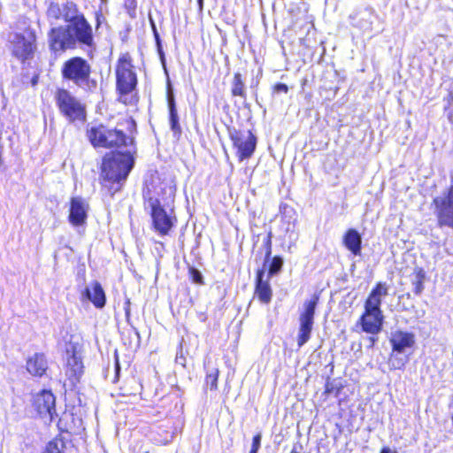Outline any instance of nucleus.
I'll return each instance as SVG.
<instances>
[{
    "label": "nucleus",
    "instance_id": "f257e3e1",
    "mask_svg": "<svg viewBox=\"0 0 453 453\" xmlns=\"http://www.w3.org/2000/svg\"><path fill=\"white\" fill-rule=\"evenodd\" d=\"M134 159L131 150L125 152L107 153L102 162L103 185L114 194L119 191L134 167Z\"/></svg>",
    "mask_w": 453,
    "mask_h": 453
},
{
    "label": "nucleus",
    "instance_id": "f03ea898",
    "mask_svg": "<svg viewBox=\"0 0 453 453\" xmlns=\"http://www.w3.org/2000/svg\"><path fill=\"white\" fill-rule=\"evenodd\" d=\"M88 138L95 148H119L132 146L134 139L121 129L109 128L104 125L92 127L88 130Z\"/></svg>",
    "mask_w": 453,
    "mask_h": 453
},
{
    "label": "nucleus",
    "instance_id": "7ed1b4c3",
    "mask_svg": "<svg viewBox=\"0 0 453 453\" xmlns=\"http://www.w3.org/2000/svg\"><path fill=\"white\" fill-rule=\"evenodd\" d=\"M61 72L63 78L72 81L83 89L91 90L96 87V82L90 79V65L81 57H73L65 61Z\"/></svg>",
    "mask_w": 453,
    "mask_h": 453
},
{
    "label": "nucleus",
    "instance_id": "20e7f679",
    "mask_svg": "<svg viewBox=\"0 0 453 453\" xmlns=\"http://www.w3.org/2000/svg\"><path fill=\"white\" fill-rule=\"evenodd\" d=\"M117 90L119 94V100L125 104L133 102V96H129L135 89L137 84L136 74L132 70L130 61L126 58L119 60L116 69Z\"/></svg>",
    "mask_w": 453,
    "mask_h": 453
},
{
    "label": "nucleus",
    "instance_id": "39448f33",
    "mask_svg": "<svg viewBox=\"0 0 453 453\" xmlns=\"http://www.w3.org/2000/svg\"><path fill=\"white\" fill-rule=\"evenodd\" d=\"M65 375L70 386L74 387L83 374L82 345L73 340L66 346Z\"/></svg>",
    "mask_w": 453,
    "mask_h": 453
},
{
    "label": "nucleus",
    "instance_id": "423d86ee",
    "mask_svg": "<svg viewBox=\"0 0 453 453\" xmlns=\"http://www.w3.org/2000/svg\"><path fill=\"white\" fill-rule=\"evenodd\" d=\"M319 301L318 296H313L311 300L303 304V311L300 315V326L297 338L298 347L304 345L311 338L314 322L315 309Z\"/></svg>",
    "mask_w": 453,
    "mask_h": 453
},
{
    "label": "nucleus",
    "instance_id": "0eeeda50",
    "mask_svg": "<svg viewBox=\"0 0 453 453\" xmlns=\"http://www.w3.org/2000/svg\"><path fill=\"white\" fill-rule=\"evenodd\" d=\"M9 42L12 45V52L14 57L25 61L33 57L35 46V36L32 33L24 35L19 33L10 35Z\"/></svg>",
    "mask_w": 453,
    "mask_h": 453
},
{
    "label": "nucleus",
    "instance_id": "6e6552de",
    "mask_svg": "<svg viewBox=\"0 0 453 453\" xmlns=\"http://www.w3.org/2000/svg\"><path fill=\"white\" fill-rule=\"evenodd\" d=\"M57 104L60 111L70 120L82 119L84 110L81 103L67 90L59 89L56 95Z\"/></svg>",
    "mask_w": 453,
    "mask_h": 453
},
{
    "label": "nucleus",
    "instance_id": "1a4fd4ad",
    "mask_svg": "<svg viewBox=\"0 0 453 453\" xmlns=\"http://www.w3.org/2000/svg\"><path fill=\"white\" fill-rule=\"evenodd\" d=\"M230 137L241 161L252 156L256 149L257 138L250 131L238 132L234 130L230 133Z\"/></svg>",
    "mask_w": 453,
    "mask_h": 453
},
{
    "label": "nucleus",
    "instance_id": "9d476101",
    "mask_svg": "<svg viewBox=\"0 0 453 453\" xmlns=\"http://www.w3.org/2000/svg\"><path fill=\"white\" fill-rule=\"evenodd\" d=\"M49 42L55 52L76 48L69 25L53 27L49 34Z\"/></svg>",
    "mask_w": 453,
    "mask_h": 453
},
{
    "label": "nucleus",
    "instance_id": "9b49d317",
    "mask_svg": "<svg viewBox=\"0 0 453 453\" xmlns=\"http://www.w3.org/2000/svg\"><path fill=\"white\" fill-rule=\"evenodd\" d=\"M68 25L76 45L79 43L89 49L95 46L92 27L85 16H81L77 20Z\"/></svg>",
    "mask_w": 453,
    "mask_h": 453
},
{
    "label": "nucleus",
    "instance_id": "f8f14e48",
    "mask_svg": "<svg viewBox=\"0 0 453 453\" xmlns=\"http://www.w3.org/2000/svg\"><path fill=\"white\" fill-rule=\"evenodd\" d=\"M55 402V396L50 391L42 390L35 397L34 405L42 418L51 422L54 420V416H57Z\"/></svg>",
    "mask_w": 453,
    "mask_h": 453
},
{
    "label": "nucleus",
    "instance_id": "ddd939ff",
    "mask_svg": "<svg viewBox=\"0 0 453 453\" xmlns=\"http://www.w3.org/2000/svg\"><path fill=\"white\" fill-rule=\"evenodd\" d=\"M150 203L151 205V217L155 230L160 235L168 234L173 226L172 219L168 216L157 199H150Z\"/></svg>",
    "mask_w": 453,
    "mask_h": 453
},
{
    "label": "nucleus",
    "instance_id": "4468645a",
    "mask_svg": "<svg viewBox=\"0 0 453 453\" xmlns=\"http://www.w3.org/2000/svg\"><path fill=\"white\" fill-rule=\"evenodd\" d=\"M88 203L81 196H75L70 202L69 222L73 226H83L88 218Z\"/></svg>",
    "mask_w": 453,
    "mask_h": 453
},
{
    "label": "nucleus",
    "instance_id": "2eb2a0df",
    "mask_svg": "<svg viewBox=\"0 0 453 453\" xmlns=\"http://www.w3.org/2000/svg\"><path fill=\"white\" fill-rule=\"evenodd\" d=\"M382 311L365 310L359 319L362 330L367 334H377L381 331L383 323Z\"/></svg>",
    "mask_w": 453,
    "mask_h": 453
},
{
    "label": "nucleus",
    "instance_id": "dca6fc26",
    "mask_svg": "<svg viewBox=\"0 0 453 453\" xmlns=\"http://www.w3.org/2000/svg\"><path fill=\"white\" fill-rule=\"evenodd\" d=\"M390 343L392 349L397 353H403L411 349L415 344V335L403 330H395L391 333Z\"/></svg>",
    "mask_w": 453,
    "mask_h": 453
},
{
    "label": "nucleus",
    "instance_id": "f3484780",
    "mask_svg": "<svg viewBox=\"0 0 453 453\" xmlns=\"http://www.w3.org/2000/svg\"><path fill=\"white\" fill-rule=\"evenodd\" d=\"M82 297L89 300L96 308H103L105 305L106 296L98 281H93L89 286L86 287L82 293Z\"/></svg>",
    "mask_w": 453,
    "mask_h": 453
},
{
    "label": "nucleus",
    "instance_id": "a211bd4d",
    "mask_svg": "<svg viewBox=\"0 0 453 453\" xmlns=\"http://www.w3.org/2000/svg\"><path fill=\"white\" fill-rule=\"evenodd\" d=\"M388 288L385 283L379 282L372 290L365 303V309L381 311L380 305L382 298L388 296Z\"/></svg>",
    "mask_w": 453,
    "mask_h": 453
},
{
    "label": "nucleus",
    "instance_id": "6ab92c4d",
    "mask_svg": "<svg viewBox=\"0 0 453 453\" xmlns=\"http://www.w3.org/2000/svg\"><path fill=\"white\" fill-rule=\"evenodd\" d=\"M167 104L169 110V124L173 135L175 139H179L181 135L182 130L179 122V115L176 108L174 96L172 93L167 95Z\"/></svg>",
    "mask_w": 453,
    "mask_h": 453
},
{
    "label": "nucleus",
    "instance_id": "aec40b11",
    "mask_svg": "<svg viewBox=\"0 0 453 453\" xmlns=\"http://www.w3.org/2000/svg\"><path fill=\"white\" fill-rule=\"evenodd\" d=\"M48 368L47 360L43 354L35 353L27 361V370L34 376H42Z\"/></svg>",
    "mask_w": 453,
    "mask_h": 453
},
{
    "label": "nucleus",
    "instance_id": "412c9836",
    "mask_svg": "<svg viewBox=\"0 0 453 453\" xmlns=\"http://www.w3.org/2000/svg\"><path fill=\"white\" fill-rule=\"evenodd\" d=\"M344 246L355 256L361 254L362 238L356 229H349L343 236Z\"/></svg>",
    "mask_w": 453,
    "mask_h": 453
},
{
    "label": "nucleus",
    "instance_id": "4be33fe9",
    "mask_svg": "<svg viewBox=\"0 0 453 453\" xmlns=\"http://www.w3.org/2000/svg\"><path fill=\"white\" fill-rule=\"evenodd\" d=\"M264 271L260 270L257 274L256 295L258 299L265 303H268L272 299V288L268 280H264Z\"/></svg>",
    "mask_w": 453,
    "mask_h": 453
},
{
    "label": "nucleus",
    "instance_id": "5701e85b",
    "mask_svg": "<svg viewBox=\"0 0 453 453\" xmlns=\"http://www.w3.org/2000/svg\"><path fill=\"white\" fill-rule=\"evenodd\" d=\"M62 19L72 24L75 20H77L81 16H84L80 12L78 6L75 3L67 1L62 4Z\"/></svg>",
    "mask_w": 453,
    "mask_h": 453
},
{
    "label": "nucleus",
    "instance_id": "b1692460",
    "mask_svg": "<svg viewBox=\"0 0 453 453\" xmlns=\"http://www.w3.org/2000/svg\"><path fill=\"white\" fill-rule=\"evenodd\" d=\"M232 95L234 96L246 97L245 85L240 73H235L232 84Z\"/></svg>",
    "mask_w": 453,
    "mask_h": 453
},
{
    "label": "nucleus",
    "instance_id": "393cba45",
    "mask_svg": "<svg viewBox=\"0 0 453 453\" xmlns=\"http://www.w3.org/2000/svg\"><path fill=\"white\" fill-rule=\"evenodd\" d=\"M219 369L217 367H211L207 370L205 378V385L211 390H216L218 388V379H219Z\"/></svg>",
    "mask_w": 453,
    "mask_h": 453
},
{
    "label": "nucleus",
    "instance_id": "a878e982",
    "mask_svg": "<svg viewBox=\"0 0 453 453\" xmlns=\"http://www.w3.org/2000/svg\"><path fill=\"white\" fill-rule=\"evenodd\" d=\"M65 442L61 439H55L48 442L43 453H64Z\"/></svg>",
    "mask_w": 453,
    "mask_h": 453
},
{
    "label": "nucleus",
    "instance_id": "bb28decb",
    "mask_svg": "<svg viewBox=\"0 0 453 453\" xmlns=\"http://www.w3.org/2000/svg\"><path fill=\"white\" fill-rule=\"evenodd\" d=\"M62 5L56 3H50L47 10V16L49 19H62Z\"/></svg>",
    "mask_w": 453,
    "mask_h": 453
},
{
    "label": "nucleus",
    "instance_id": "cd10ccee",
    "mask_svg": "<svg viewBox=\"0 0 453 453\" xmlns=\"http://www.w3.org/2000/svg\"><path fill=\"white\" fill-rule=\"evenodd\" d=\"M282 265H283V259L279 256L274 257L272 259L270 266H269V271H268L269 276H273V275L277 274L281 270Z\"/></svg>",
    "mask_w": 453,
    "mask_h": 453
},
{
    "label": "nucleus",
    "instance_id": "c85d7f7f",
    "mask_svg": "<svg viewBox=\"0 0 453 453\" xmlns=\"http://www.w3.org/2000/svg\"><path fill=\"white\" fill-rule=\"evenodd\" d=\"M129 16L134 17L136 10V0H124Z\"/></svg>",
    "mask_w": 453,
    "mask_h": 453
},
{
    "label": "nucleus",
    "instance_id": "c756f323",
    "mask_svg": "<svg viewBox=\"0 0 453 453\" xmlns=\"http://www.w3.org/2000/svg\"><path fill=\"white\" fill-rule=\"evenodd\" d=\"M265 261H268L271 254H272V233L270 232L267 234V237L265 240Z\"/></svg>",
    "mask_w": 453,
    "mask_h": 453
},
{
    "label": "nucleus",
    "instance_id": "7c9ffc66",
    "mask_svg": "<svg viewBox=\"0 0 453 453\" xmlns=\"http://www.w3.org/2000/svg\"><path fill=\"white\" fill-rule=\"evenodd\" d=\"M413 291L416 295H420L424 290V281L423 280H414L412 281Z\"/></svg>",
    "mask_w": 453,
    "mask_h": 453
},
{
    "label": "nucleus",
    "instance_id": "2f4dec72",
    "mask_svg": "<svg viewBox=\"0 0 453 453\" xmlns=\"http://www.w3.org/2000/svg\"><path fill=\"white\" fill-rule=\"evenodd\" d=\"M389 364L394 369H401L404 365L405 361L402 358L392 357Z\"/></svg>",
    "mask_w": 453,
    "mask_h": 453
},
{
    "label": "nucleus",
    "instance_id": "473e14b6",
    "mask_svg": "<svg viewBox=\"0 0 453 453\" xmlns=\"http://www.w3.org/2000/svg\"><path fill=\"white\" fill-rule=\"evenodd\" d=\"M261 439H262L261 434H256L252 439V445H251L250 449L258 451V449L261 446Z\"/></svg>",
    "mask_w": 453,
    "mask_h": 453
},
{
    "label": "nucleus",
    "instance_id": "72a5a7b5",
    "mask_svg": "<svg viewBox=\"0 0 453 453\" xmlns=\"http://www.w3.org/2000/svg\"><path fill=\"white\" fill-rule=\"evenodd\" d=\"M414 280H423L426 279V272L422 268H416L414 273Z\"/></svg>",
    "mask_w": 453,
    "mask_h": 453
},
{
    "label": "nucleus",
    "instance_id": "f704fd0d",
    "mask_svg": "<svg viewBox=\"0 0 453 453\" xmlns=\"http://www.w3.org/2000/svg\"><path fill=\"white\" fill-rule=\"evenodd\" d=\"M274 91L275 92H278V93H287L288 91V88L286 84L284 83H277L275 86H274Z\"/></svg>",
    "mask_w": 453,
    "mask_h": 453
},
{
    "label": "nucleus",
    "instance_id": "c9c22d12",
    "mask_svg": "<svg viewBox=\"0 0 453 453\" xmlns=\"http://www.w3.org/2000/svg\"><path fill=\"white\" fill-rule=\"evenodd\" d=\"M193 280L196 283H201L202 282V275L199 272L197 271H193Z\"/></svg>",
    "mask_w": 453,
    "mask_h": 453
},
{
    "label": "nucleus",
    "instance_id": "e433bc0d",
    "mask_svg": "<svg viewBox=\"0 0 453 453\" xmlns=\"http://www.w3.org/2000/svg\"><path fill=\"white\" fill-rule=\"evenodd\" d=\"M380 453H397L396 451L392 450L388 447H384L381 449Z\"/></svg>",
    "mask_w": 453,
    "mask_h": 453
},
{
    "label": "nucleus",
    "instance_id": "4c0bfd02",
    "mask_svg": "<svg viewBox=\"0 0 453 453\" xmlns=\"http://www.w3.org/2000/svg\"><path fill=\"white\" fill-rule=\"evenodd\" d=\"M155 36H156V40H157V45H158V50H159V53L161 55V58L163 59L164 55H163V53H162V51L160 50L159 36H158V35H157V33L156 31H155Z\"/></svg>",
    "mask_w": 453,
    "mask_h": 453
},
{
    "label": "nucleus",
    "instance_id": "58836bf2",
    "mask_svg": "<svg viewBox=\"0 0 453 453\" xmlns=\"http://www.w3.org/2000/svg\"><path fill=\"white\" fill-rule=\"evenodd\" d=\"M129 305H130V301L129 299H127V303H126V307H125V311H126V315L127 317L129 316L130 314V308H129Z\"/></svg>",
    "mask_w": 453,
    "mask_h": 453
},
{
    "label": "nucleus",
    "instance_id": "ea45409f",
    "mask_svg": "<svg viewBox=\"0 0 453 453\" xmlns=\"http://www.w3.org/2000/svg\"><path fill=\"white\" fill-rule=\"evenodd\" d=\"M301 449V446L299 447V449L296 446H294L290 453H300Z\"/></svg>",
    "mask_w": 453,
    "mask_h": 453
},
{
    "label": "nucleus",
    "instance_id": "a19ab883",
    "mask_svg": "<svg viewBox=\"0 0 453 453\" xmlns=\"http://www.w3.org/2000/svg\"><path fill=\"white\" fill-rule=\"evenodd\" d=\"M100 17H101V14L96 12V18L97 26L100 25Z\"/></svg>",
    "mask_w": 453,
    "mask_h": 453
},
{
    "label": "nucleus",
    "instance_id": "79ce46f5",
    "mask_svg": "<svg viewBox=\"0 0 453 453\" xmlns=\"http://www.w3.org/2000/svg\"><path fill=\"white\" fill-rule=\"evenodd\" d=\"M197 4H198V5H199V8H200V9H203V0H197Z\"/></svg>",
    "mask_w": 453,
    "mask_h": 453
},
{
    "label": "nucleus",
    "instance_id": "37998d69",
    "mask_svg": "<svg viewBox=\"0 0 453 453\" xmlns=\"http://www.w3.org/2000/svg\"><path fill=\"white\" fill-rule=\"evenodd\" d=\"M119 362L117 361L116 362V371H117V372H119Z\"/></svg>",
    "mask_w": 453,
    "mask_h": 453
},
{
    "label": "nucleus",
    "instance_id": "c03bdc74",
    "mask_svg": "<svg viewBox=\"0 0 453 453\" xmlns=\"http://www.w3.org/2000/svg\"><path fill=\"white\" fill-rule=\"evenodd\" d=\"M326 392H330V391H331V388H329V386H328V385H326Z\"/></svg>",
    "mask_w": 453,
    "mask_h": 453
},
{
    "label": "nucleus",
    "instance_id": "a18cd8bd",
    "mask_svg": "<svg viewBox=\"0 0 453 453\" xmlns=\"http://www.w3.org/2000/svg\"><path fill=\"white\" fill-rule=\"evenodd\" d=\"M250 453H257V451L250 449Z\"/></svg>",
    "mask_w": 453,
    "mask_h": 453
},
{
    "label": "nucleus",
    "instance_id": "49530a36",
    "mask_svg": "<svg viewBox=\"0 0 453 453\" xmlns=\"http://www.w3.org/2000/svg\"><path fill=\"white\" fill-rule=\"evenodd\" d=\"M370 340H371V342H372V344H373V343H374V339H373V338H371Z\"/></svg>",
    "mask_w": 453,
    "mask_h": 453
},
{
    "label": "nucleus",
    "instance_id": "de8ad7c7",
    "mask_svg": "<svg viewBox=\"0 0 453 453\" xmlns=\"http://www.w3.org/2000/svg\"><path fill=\"white\" fill-rule=\"evenodd\" d=\"M101 1H102L103 3H106V2H107V0H101Z\"/></svg>",
    "mask_w": 453,
    "mask_h": 453
}]
</instances>
